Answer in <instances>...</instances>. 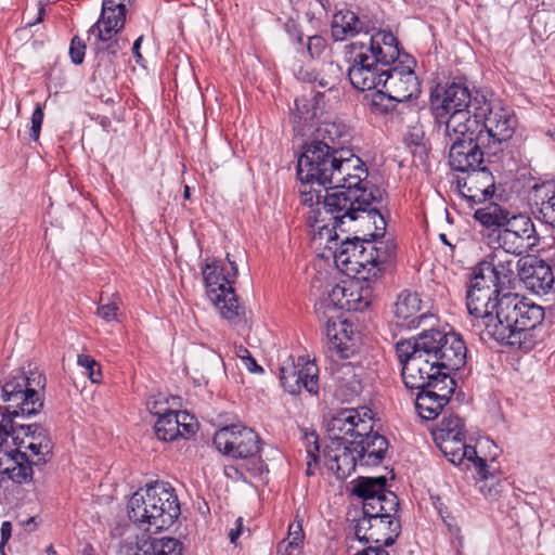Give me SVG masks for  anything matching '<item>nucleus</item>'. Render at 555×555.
I'll return each instance as SVG.
<instances>
[{
	"mask_svg": "<svg viewBox=\"0 0 555 555\" xmlns=\"http://www.w3.org/2000/svg\"><path fill=\"white\" fill-rule=\"evenodd\" d=\"M330 223L323 219L320 210L310 217L312 240L331 250L336 264L343 270L359 275L358 282L350 289L338 285L333 287L330 294L331 300L334 302L341 296L345 302L339 304L340 308L362 311L371 305L374 293L378 289L377 280L391 269L396 258V245L390 240L378 241L377 238H383L385 234L375 235L377 232L375 225V231L370 234L371 240H361L359 236L340 238L337 230L341 233L349 232L351 228L346 225L352 222L349 221V217H345V212L332 217Z\"/></svg>",
	"mask_w": 555,
	"mask_h": 555,
	"instance_id": "nucleus-1",
	"label": "nucleus"
},
{
	"mask_svg": "<svg viewBox=\"0 0 555 555\" xmlns=\"http://www.w3.org/2000/svg\"><path fill=\"white\" fill-rule=\"evenodd\" d=\"M466 306L481 335L528 352L535 346L533 331L544 320V308L516 293H503L475 269ZM485 339L483 336H481Z\"/></svg>",
	"mask_w": 555,
	"mask_h": 555,
	"instance_id": "nucleus-2",
	"label": "nucleus"
},
{
	"mask_svg": "<svg viewBox=\"0 0 555 555\" xmlns=\"http://www.w3.org/2000/svg\"><path fill=\"white\" fill-rule=\"evenodd\" d=\"M463 115H456L447 130L451 145L449 150V165L453 170L472 172L482 168L485 155H496L502 152V144L508 141L517 125V119H486L478 127H465Z\"/></svg>",
	"mask_w": 555,
	"mask_h": 555,
	"instance_id": "nucleus-3",
	"label": "nucleus"
},
{
	"mask_svg": "<svg viewBox=\"0 0 555 555\" xmlns=\"http://www.w3.org/2000/svg\"><path fill=\"white\" fill-rule=\"evenodd\" d=\"M430 109L436 125L443 130L456 115H463L465 127H478L486 119L515 118L512 109L492 93L470 90L465 79H454L446 87L437 86L430 93Z\"/></svg>",
	"mask_w": 555,
	"mask_h": 555,
	"instance_id": "nucleus-4",
	"label": "nucleus"
},
{
	"mask_svg": "<svg viewBox=\"0 0 555 555\" xmlns=\"http://www.w3.org/2000/svg\"><path fill=\"white\" fill-rule=\"evenodd\" d=\"M331 175L330 189L334 193H343L351 204L350 209H356L358 220L373 223L376 227L375 235H383L386 231V221L377 206L382 205L385 190L371 184L367 178V168L363 160L354 155L351 150L346 154L339 153Z\"/></svg>",
	"mask_w": 555,
	"mask_h": 555,
	"instance_id": "nucleus-5",
	"label": "nucleus"
},
{
	"mask_svg": "<svg viewBox=\"0 0 555 555\" xmlns=\"http://www.w3.org/2000/svg\"><path fill=\"white\" fill-rule=\"evenodd\" d=\"M135 2L137 0H103L101 16L89 30L96 36L94 52L99 69L115 73V65L129 41L114 37L124 28L127 12Z\"/></svg>",
	"mask_w": 555,
	"mask_h": 555,
	"instance_id": "nucleus-6",
	"label": "nucleus"
},
{
	"mask_svg": "<svg viewBox=\"0 0 555 555\" xmlns=\"http://www.w3.org/2000/svg\"><path fill=\"white\" fill-rule=\"evenodd\" d=\"M128 516L139 526L155 530L168 529L181 514L175 489L167 482L156 481L144 491H137L128 502Z\"/></svg>",
	"mask_w": 555,
	"mask_h": 555,
	"instance_id": "nucleus-7",
	"label": "nucleus"
},
{
	"mask_svg": "<svg viewBox=\"0 0 555 555\" xmlns=\"http://www.w3.org/2000/svg\"><path fill=\"white\" fill-rule=\"evenodd\" d=\"M46 386V376L39 372H30L26 376L23 372L14 375L2 386L1 398L9 404L0 405V424L17 425V416H33L43 408V398L38 389Z\"/></svg>",
	"mask_w": 555,
	"mask_h": 555,
	"instance_id": "nucleus-8",
	"label": "nucleus"
},
{
	"mask_svg": "<svg viewBox=\"0 0 555 555\" xmlns=\"http://www.w3.org/2000/svg\"><path fill=\"white\" fill-rule=\"evenodd\" d=\"M227 260L230 271H225L220 266V261L214 260L211 263H205L202 268V274L208 298L219 309L224 319L232 324H237L245 317V307L238 302L233 288L238 273L237 264L230 258V254H227Z\"/></svg>",
	"mask_w": 555,
	"mask_h": 555,
	"instance_id": "nucleus-9",
	"label": "nucleus"
},
{
	"mask_svg": "<svg viewBox=\"0 0 555 555\" xmlns=\"http://www.w3.org/2000/svg\"><path fill=\"white\" fill-rule=\"evenodd\" d=\"M423 352L437 362L438 367L457 371L466 363L467 348L462 337L454 332L430 328L415 337Z\"/></svg>",
	"mask_w": 555,
	"mask_h": 555,
	"instance_id": "nucleus-10",
	"label": "nucleus"
},
{
	"mask_svg": "<svg viewBox=\"0 0 555 555\" xmlns=\"http://www.w3.org/2000/svg\"><path fill=\"white\" fill-rule=\"evenodd\" d=\"M396 352L402 364L401 375L406 389H424L428 387L430 380H437L435 371L440 367L437 362L427 357V352H423L415 337L398 341Z\"/></svg>",
	"mask_w": 555,
	"mask_h": 555,
	"instance_id": "nucleus-11",
	"label": "nucleus"
},
{
	"mask_svg": "<svg viewBox=\"0 0 555 555\" xmlns=\"http://www.w3.org/2000/svg\"><path fill=\"white\" fill-rule=\"evenodd\" d=\"M349 63L348 78L353 88L369 91L383 87L387 64L376 54L365 51L362 42H351L345 47Z\"/></svg>",
	"mask_w": 555,
	"mask_h": 555,
	"instance_id": "nucleus-12",
	"label": "nucleus"
},
{
	"mask_svg": "<svg viewBox=\"0 0 555 555\" xmlns=\"http://www.w3.org/2000/svg\"><path fill=\"white\" fill-rule=\"evenodd\" d=\"M297 159V177L300 182H317L326 186L331 182L328 175L337 162L338 153L331 151L325 143L307 140L301 146Z\"/></svg>",
	"mask_w": 555,
	"mask_h": 555,
	"instance_id": "nucleus-13",
	"label": "nucleus"
},
{
	"mask_svg": "<svg viewBox=\"0 0 555 555\" xmlns=\"http://www.w3.org/2000/svg\"><path fill=\"white\" fill-rule=\"evenodd\" d=\"M315 182H301L299 189L301 203L306 206L311 207L307 223L309 224L310 217L317 211L322 212L323 219L327 222H332V217H337L345 212V217H349L350 222L358 221L356 209H350L351 204L347 197L343 196V193H334L328 185L322 186L323 190L313 188Z\"/></svg>",
	"mask_w": 555,
	"mask_h": 555,
	"instance_id": "nucleus-14",
	"label": "nucleus"
},
{
	"mask_svg": "<svg viewBox=\"0 0 555 555\" xmlns=\"http://www.w3.org/2000/svg\"><path fill=\"white\" fill-rule=\"evenodd\" d=\"M539 236L531 218L525 214H513L504 229L496 234V244L504 253L515 256L529 253Z\"/></svg>",
	"mask_w": 555,
	"mask_h": 555,
	"instance_id": "nucleus-15",
	"label": "nucleus"
},
{
	"mask_svg": "<svg viewBox=\"0 0 555 555\" xmlns=\"http://www.w3.org/2000/svg\"><path fill=\"white\" fill-rule=\"evenodd\" d=\"M219 452L233 459H253L260 451V438L255 430L242 425L222 427L214 436Z\"/></svg>",
	"mask_w": 555,
	"mask_h": 555,
	"instance_id": "nucleus-16",
	"label": "nucleus"
},
{
	"mask_svg": "<svg viewBox=\"0 0 555 555\" xmlns=\"http://www.w3.org/2000/svg\"><path fill=\"white\" fill-rule=\"evenodd\" d=\"M415 60L406 53L386 68L383 89L397 101L404 102L421 93V82L414 72Z\"/></svg>",
	"mask_w": 555,
	"mask_h": 555,
	"instance_id": "nucleus-17",
	"label": "nucleus"
},
{
	"mask_svg": "<svg viewBox=\"0 0 555 555\" xmlns=\"http://www.w3.org/2000/svg\"><path fill=\"white\" fill-rule=\"evenodd\" d=\"M456 186L460 194L473 204L490 199L495 191V181L492 172L482 167L468 172L465 177H457Z\"/></svg>",
	"mask_w": 555,
	"mask_h": 555,
	"instance_id": "nucleus-18",
	"label": "nucleus"
},
{
	"mask_svg": "<svg viewBox=\"0 0 555 555\" xmlns=\"http://www.w3.org/2000/svg\"><path fill=\"white\" fill-rule=\"evenodd\" d=\"M422 299L416 292L402 291L393 304V318L396 325L401 328H416L426 319L433 315L423 310Z\"/></svg>",
	"mask_w": 555,
	"mask_h": 555,
	"instance_id": "nucleus-19",
	"label": "nucleus"
},
{
	"mask_svg": "<svg viewBox=\"0 0 555 555\" xmlns=\"http://www.w3.org/2000/svg\"><path fill=\"white\" fill-rule=\"evenodd\" d=\"M518 275L534 293L547 294L555 289V274L552 266L543 259L531 258L517 263Z\"/></svg>",
	"mask_w": 555,
	"mask_h": 555,
	"instance_id": "nucleus-20",
	"label": "nucleus"
},
{
	"mask_svg": "<svg viewBox=\"0 0 555 555\" xmlns=\"http://www.w3.org/2000/svg\"><path fill=\"white\" fill-rule=\"evenodd\" d=\"M515 269L516 264L512 257L505 256L502 259L496 253L488 256L487 259L479 262L476 267L479 275H483L489 283L500 288L503 293L505 289L511 288L512 283L515 281Z\"/></svg>",
	"mask_w": 555,
	"mask_h": 555,
	"instance_id": "nucleus-21",
	"label": "nucleus"
},
{
	"mask_svg": "<svg viewBox=\"0 0 555 555\" xmlns=\"http://www.w3.org/2000/svg\"><path fill=\"white\" fill-rule=\"evenodd\" d=\"M448 461L454 465H460L464 460L473 462L478 475L483 479H488L487 462L478 456L475 447L466 443V438L448 439L435 441Z\"/></svg>",
	"mask_w": 555,
	"mask_h": 555,
	"instance_id": "nucleus-22",
	"label": "nucleus"
},
{
	"mask_svg": "<svg viewBox=\"0 0 555 555\" xmlns=\"http://www.w3.org/2000/svg\"><path fill=\"white\" fill-rule=\"evenodd\" d=\"M373 28L370 21L346 9L334 14L331 33L335 41H344L361 33L367 35Z\"/></svg>",
	"mask_w": 555,
	"mask_h": 555,
	"instance_id": "nucleus-23",
	"label": "nucleus"
},
{
	"mask_svg": "<svg viewBox=\"0 0 555 555\" xmlns=\"http://www.w3.org/2000/svg\"><path fill=\"white\" fill-rule=\"evenodd\" d=\"M351 441H345L341 446L330 444L326 447L324 455L330 461V468L335 472L337 478H346L356 470L360 455L356 452Z\"/></svg>",
	"mask_w": 555,
	"mask_h": 555,
	"instance_id": "nucleus-24",
	"label": "nucleus"
},
{
	"mask_svg": "<svg viewBox=\"0 0 555 555\" xmlns=\"http://www.w3.org/2000/svg\"><path fill=\"white\" fill-rule=\"evenodd\" d=\"M351 134L347 126L341 121H324L320 124L309 140L313 142L325 143L331 151L336 153H347L346 144Z\"/></svg>",
	"mask_w": 555,
	"mask_h": 555,
	"instance_id": "nucleus-25",
	"label": "nucleus"
},
{
	"mask_svg": "<svg viewBox=\"0 0 555 555\" xmlns=\"http://www.w3.org/2000/svg\"><path fill=\"white\" fill-rule=\"evenodd\" d=\"M513 214L496 203H490L485 207L476 209L474 218L488 231L487 237L491 244H494L498 232L504 229Z\"/></svg>",
	"mask_w": 555,
	"mask_h": 555,
	"instance_id": "nucleus-26",
	"label": "nucleus"
},
{
	"mask_svg": "<svg viewBox=\"0 0 555 555\" xmlns=\"http://www.w3.org/2000/svg\"><path fill=\"white\" fill-rule=\"evenodd\" d=\"M361 42L365 47V51L376 54L387 65L402 59L403 53L400 51L399 41L390 31L379 30L370 36L366 42Z\"/></svg>",
	"mask_w": 555,
	"mask_h": 555,
	"instance_id": "nucleus-27",
	"label": "nucleus"
},
{
	"mask_svg": "<svg viewBox=\"0 0 555 555\" xmlns=\"http://www.w3.org/2000/svg\"><path fill=\"white\" fill-rule=\"evenodd\" d=\"M351 446L360 455V464L365 466H377L385 457L388 449L387 439L378 433L369 434L362 440H351Z\"/></svg>",
	"mask_w": 555,
	"mask_h": 555,
	"instance_id": "nucleus-28",
	"label": "nucleus"
},
{
	"mask_svg": "<svg viewBox=\"0 0 555 555\" xmlns=\"http://www.w3.org/2000/svg\"><path fill=\"white\" fill-rule=\"evenodd\" d=\"M533 205L537 218L555 227V183L547 182L533 188Z\"/></svg>",
	"mask_w": 555,
	"mask_h": 555,
	"instance_id": "nucleus-29",
	"label": "nucleus"
},
{
	"mask_svg": "<svg viewBox=\"0 0 555 555\" xmlns=\"http://www.w3.org/2000/svg\"><path fill=\"white\" fill-rule=\"evenodd\" d=\"M359 418V412L356 409H344L337 412L328 423V436L331 443L341 446L345 441H351L350 434L353 430V422Z\"/></svg>",
	"mask_w": 555,
	"mask_h": 555,
	"instance_id": "nucleus-30",
	"label": "nucleus"
},
{
	"mask_svg": "<svg viewBox=\"0 0 555 555\" xmlns=\"http://www.w3.org/2000/svg\"><path fill=\"white\" fill-rule=\"evenodd\" d=\"M401 533V522L396 516L389 518L382 516L374 517L373 529L370 532L371 543L391 546Z\"/></svg>",
	"mask_w": 555,
	"mask_h": 555,
	"instance_id": "nucleus-31",
	"label": "nucleus"
},
{
	"mask_svg": "<svg viewBox=\"0 0 555 555\" xmlns=\"http://www.w3.org/2000/svg\"><path fill=\"white\" fill-rule=\"evenodd\" d=\"M417 390L415 409L418 415L426 421L435 420L448 404L446 393L437 395L436 390H433L429 387Z\"/></svg>",
	"mask_w": 555,
	"mask_h": 555,
	"instance_id": "nucleus-32",
	"label": "nucleus"
},
{
	"mask_svg": "<svg viewBox=\"0 0 555 555\" xmlns=\"http://www.w3.org/2000/svg\"><path fill=\"white\" fill-rule=\"evenodd\" d=\"M399 499L395 493H385L380 496L369 498V501L362 502V513L371 517L384 515L389 518L396 516L399 511Z\"/></svg>",
	"mask_w": 555,
	"mask_h": 555,
	"instance_id": "nucleus-33",
	"label": "nucleus"
},
{
	"mask_svg": "<svg viewBox=\"0 0 555 555\" xmlns=\"http://www.w3.org/2000/svg\"><path fill=\"white\" fill-rule=\"evenodd\" d=\"M324 93L315 92L313 95V105L309 106V101L305 98L295 100V108L292 112V118L294 122V129L296 131H301L302 128L311 120H313L318 115V109L320 105L323 104Z\"/></svg>",
	"mask_w": 555,
	"mask_h": 555,
	"instance_id": "nucleus-34",
	"label": "nucleus"
},
{
	"mask_svg": "<svg viewBox=\"0 0 555 555\" xmlns=\"http://www.w3.org/2000/svg\"><path fill=\"white\" fill-rule=\"evenodd\" d=\"M295 365L300 389L304 388L310 395H318L320 390L319 369L314 360L300 356L297 358Z\"/></svg>",
	"mask_w": 555,
	"mask_h": 555,
	"instance_id": "nucleus-35",
	"label": "nucleus"
},
{
	"mask_svg": "<svg viewBox=\"0 0 555 555\" xmlns=\"http://www.w3.org/2000/svg\"><path fill=\"white\" fill-rule=\"evenodd\" d=\"M387 480L384 476L380 477H359L357 483L352 488V493L363 502L369 501V498L380 496L385 493H393L386 489Z\"/></svg>",
	"mask_w": 555,
	"mask_h": 555,
	"instance_id": "nucleus-36",
	"label": "nucleus"
},
{
	"mask_svg": "<svg viewBox=\"0 0 555 555\" xmlns=\"http://www.w3.org/2000/svg\"><path fill=\"white\" fill-rule=\"evenodd\" d=\"M158 418L155 422L154 430L159 440L173 441L179 437V413L176 411H166L163 414L158 412Z\"/></svg>",
	"mask_w": 555,
	"mask_h": 555,
	"instance_id": "nucleus-37",
	"label": "nucleus"
},
{
	"mask_svg": "<svg viewBox=\"0 0 555 555\" xmlns=\"http://www.w3.org/2000/svg\"><path fill=\"white\" fill-rule=\"evenodd\" d=\"M433 436L435 441L466 438L465 423L456 415L443 416Z\"/></svg>",
	"mask_w": 555,
	"mask_h": 555,
	"instance_id": "nucleus-38",
	"label": "nucleus"
},
{
	"mask_svg": "<svg viewBox=\"0 0 555 555\" xmlns=\"http://www.w3.org/2000/svg\"><path fill=\"white\" fill-rule=\"evenodd\" d=\"M141 555H181L182 546L175 538H159L145 542Z\"/></svg>",
	"mask_w": 555,
	"mask_h": 555,
	"instance_id": "nucleus-39",
	"label": "nucleus"
},
{
	"mask_svg": "<svg viewBox=\"0 0 555 555\" xmlns=\"http://www.w3.org/2000/svg\"><path fill=\"white\" fill-rule=\"evenodd\" d=\"M299 377L296 374L295 361L285 362L280 367V380L283 388L291 395H299Z\"/></svg>",
	"mask_w": 555,
	"mask_h": 555,
	"instance_id": "nucleus-40",
	"label": "nucleus"
},
{
	"mask_svg": "<svg viewBox=\"0 0 555 555\" xmlns=\"http://www.w3.org/2000/svg\"><path fill=\"white\" fill-rule=\"evenodd\" d=\"M443 369H439L435 371V377L437 380H430L428 387L433 390H436L437 395H443L446 393V399H448V402L450 401L451 396L453 395L456 383L454 379L450 376L449 372H443Z\"/></svg>",
	"mask_w": 555,
	"mask_h": 555,
	"instance_id": "nucleus-41",
	"label": "nucleus"
},
{
	"mask_svg": "<svg viewBox=\"0 0 555 555\" xmlns=\"http://www.w3.org/2000/svg\"><path fill=\"white\" fill-rule=\"evenodd\" d=\"M397 102V99H395L390 92L378 88L372 95L371 109L373 113L388 114L395 109Z\"/></svg>",
	"mask_w": 555,
	"mask_h": 555,
	"instance_id": "nucleus-42",
	"label": "nucleus"
},
{
	"mask_svg": "<svg viewBox=\"0 0 555 555\" xmlns=\"http://www.w3.org/2000/svg\"><path fill=\"white\" fill-rule=\"evenodd\" d=\"M0 475H2L3 481L5 479H11L16 483H23L31 479L33 468L29 465L21 463H14L12 467H3V464L1 463Z\"/></svg>",
	"mask_w": 555,
	"mask_h": 555,
	"instance_id": "nucleus-43",
	"label": "nucleus"
},
{
	"mask_svg": "<svg viewBox=\"0 0 555 555\" xmlns=\"http://www.w3.org/2000/svg\"><path fill=\"white\" fill-rule=\"evenodd\" d=\"M120 298L118 295H113L112 299L105 301L104 295L100 297L98 307V315L106 322L117 320V311L119 309Z\"/></svg>",
	"mask_w": 555,
	"mask_h": 555,
	"instance_id": "nucleus-44",
	"label": "nucleus"
},
{
	"mask_svg": "<svg viewBox=\"0 0 555 555\" xmlns=\"http://www.w3.org/2000/svg\"><path fill=\"white\" fill-rule=\"evenodd\" d=\"M370 412V410H366L363 413V417L359 414V418L354 420L352 426L353 430L349 438L350 440H362L366 438L369 434H374V431H372V417L367 416Z\"/></svg>",
	"mask_w": 555,
	"mask_h": 555,
	"instance_id": "nucleus-45",
	"label": "nucleus"
},
{
	"mask_svg": "<svg viewBox=\"0 0 555 555\" xmlns=\"http://www.w3.org/2000/svg\"><path fill=\"white\" fill-rule=\"evenodd\" d=\"M77 363L85 369V374L88 375L92 383H100L102 380L101 366L91 356L79 354Z\"/></svg>",
	"mask_w": 555,
	"mask_h": 555,
	"instance_id": "nucleus-46",
	"label": "nucleus"
},
{
	"mask_svg": "<svg viewBox=\"0 0 555 555\" xmlns=\"http://www.w3.org/2000/svg\"><path fill=\"white\" fill-rule=\"evenodd\" d=\"M87 46L79 36H74L69 44V57L75 65L83 62Z\"/></svg>",
	"mask_w": 555,
	"mask_h": 555,
	"instance_id": "nucleus-47",
	"label": "nucleus"
},
{
	"mask_svg": "<svg viewBox=\"0 0 555 555\" xmlns=\"http://www.w3.org/2000/svg\"><path fill=\"white\" fill-rule=\"evenodd\" d=\"M373 519L374 517L363 514V516L357 520L354 533L360 541L371 543L369 533L372 532L373 529Z\"/></svg>",
	"mask_w": 555,
	"mask_h": 555,
	"instance_id": "nucleus-48",
	"label": "nucleus"
},
{
	"mask_svg": "<svg viewBox=\"0 0 555 555\" xmlns=\"http://www.w3.org/2000/svg\"><path fill=\"white\" fill-rule=\"evenodd\" d=\"M341 325V322L335 320L333 317L327 318L323 332L327 339L332 343L334 348H338L340 351V339L338 338V326Z\"/></svg>",
	"mask_w": 555,
	"mask_h": 555,
	"instance_id": "nucleus-49",
	"label": "nucleus"
},
{
	"mask_svg": "<svg viewBox=\"0 0 555 555\" xmlns=\"http://www.w3.org/2000/svg\"><path fill=\"white\" fill-rule=\"evenodd\" d=\"M339 390L346 396V400H351L362 392L363 386L361 380L353 376L351 379L344 382L339 386Z\"/></svg>",
	"mask_w": 555,
	"mask_h": 555,
	"instance_id": "nucleus-50",
	"label": "nucleus"
},
{
	"mask_svg": "<svg viewBox=\"0 0 555 555\" xmlns=\"http://www.w3.org/2000/svg\"><path fill=\"white\" fill-rule=\"evenodd\" d=\"M179 413V437L189 438L190 436L195 434L196 424L193 421V417L190 416L186 412H178Z\"/></svg>",
	"mask_w": 555,
	"mask_h": 555,
	"instance_id": "nucleus-51",
	"label": "nucleus"
},
{
	"mask_svg": "<svg viewBox=\"0 0 555 555\" xmlns=\"http://www.w3.org/2000/svg\"><path fill=\"white\" fill-rule=\"evenodd\" d=\"M43 117H44L43 109L38 104L31 115V128H30V132H29V137L34 141H37L39 139Z\"/></svg>",
	"mask_w": 555,
	"mask_h": 555,
	"instance_id": "nucleus-52",
	"label": "nucleus"
},
{
	"mask_svg": "<svg viewBox=\"0 0 555 555\" xmlns=\"http://www.w3.org/2000/svg\"><path fill=\"white\" fill-rule=\"evenodd\" d=\"M304 531L301 525L292 524L288 528V544L286 550L297 548L302 544Z\"/></svg>",
	"mask_w": 555,
	"mask_h": 555,
	"instance_id": "nucleus-53",
	"label": "nucleus"
},
{
	"mask_svg": "<svg viewBox=\"0 0 555 555\" xmlns=\"http://www.w3.org/2000/svg\"><path fill=\"white\" fill-rule=\"evenodd\" d=\"M326 48V40L322 36H311L308 39L307 50L312 59L319 57Z\"/></svg>",
	"mask_w": 555,
	"mask_h": 555,
	"instance_id": "nucleus-54",
	"label": "nucleus"
},
{
	"mask_svg": "<svg viewBox=\"0 0 555 555\" xmlns=\"http://www.w3.org/2000/svg\"><path fill=\"white\" fill-rule=\"evenodd\" d=\"M36 437V442L38 443L39 449H41V457L38 459V462L42 461L43 463H46V456L52 454L53 443L49 438L47 431L43 433V435L39 434Z\"/></svg>",
	"mask_w": 555,
	"mask_h": 555,
	"instance_id": "nucleus-55",
	"label": "nucleus"
},
{
	"mask_svg": "<svg viewBox=\"0 0 555 555\" xmlns=\"http://www.w3.org/2000/svg\"><path fill=\"white\" fill-rule=\"evenodd\" d=\"M424 139V132L418 130V129H414V131L410 132L409 135L405 138V141L409 143V144H412L416 147V150L420 151V153H424L426 154L427 153V147L426 145L422 142Z\"/></svg>",
	"mask_w": 555,
	"mask_h": 555,
	"instance_id": "nucleus-56",
	"label": "nucleus"
},
{
	"mask_svg": "<svg viewBox=\"0 0 555 555\" xmlns=\"http://www.w3.org/2000/svg\"><path fill=\"white\" fill-rule=\"evenodd\" d=\"M44 13H46L44 5L41 2H39L37 4L36 17H33L29 11H26L24 13L23 20L25 21V25L27 27H31V26L42 22Z\"/></svg>",
	"mask_w": 555,
	"mask_h": 555,
	"instance_id": "nucleus-57",
	"label": "nucleus"
},
{
	"mask_svg": "<svg viewBox=\"0 0 555 555\" xmlns=\"http://www.w3.org/2000/svg\"><path fill=\"white\" fill-rule=\"evenodd\" d=\"M17 429L24 431L25 436L30 437L31 440H36L39 434L43 435L47 430L39 424L18 425Z\"/></svg>",
	"mask_w": 555,
	"mask_h": 555,
	"instance_id": "nucleus-58",
	"label": "nucleus"
},
{
	"mask_svg": "<svg viewBox=\"0 0 555 555\" xmlns=\"http://www.w3.org/2000/svg\"><path fill=\"white\" fill-rule=\"evenodd\" d=\"M285 30L286 33L298 43H301L302 42V38H304V35L298 26V24L293 21V20H288L285 25Z\"/></svg>",
	"mask_w": 555,
	"mask_h": 555,
	"instance_id": "nucleus-59",
	"label": "nucleus"
},
{
	"mask_svg": "<svg viewBox=\"0 0 555 555\" xmlns=\"http://www.w3.org/2000/svg\"><path fill=\"white\" fill-rule=\"evenodd\" d=\"M17 425H8V423L0 424V447L8 439L9 436L15 434Z\"/></svg>",
	"mask_w": 555,
	"mask_h": 555,
	"instance_id": "nucleus-60",
	"label": "nucleus"
},
{
	"mask_svg": "<svg viewBox=\"0 0 555 555\" xmlns=\"http://www.w3.org/2000/svg\"><path fill=\"white\" fill-rule=\"evenodd\" d=\"M319 451L320 447L318 440L315 439L313 447H310L307 450V462H311L313 465H319Z\"/></svg>",
	"mask_w": 555,
	"mask_h": 555,
	"instance_id": "nucleus-61",
	"label": "nucleus"
},
{
	"mask_svg": "<svg viewBox=\"0 0 555 555\" xmlns=\"http://www.w3.org/2000/svg\"><path fill=\"white\" fill-rule=\"evenodd\" d=\"M1 543L0 547H2L11 538L12 533V525L10 521H3L1 525Z\"/></svg>",
	"mask_w": 555,
	"mask_h": 555,
	"instance_id": "nucleus-62",
	"label": "nucleus"
},
{
	"mask_svg": "<svg viewBox=\"0 0 555 555\" xmlns=\"http://www.w3.org/2000/svg\"><path fill=\"white\" fill-rule=\"evenodd\" d=\"M243 529V519L238 517L235 521V528L231 529L229 532V539L231 543H236V540L242 533Z\"/></svg>",
	"mask_w": 555,
	"mask_h": 555,
	"instance_id": "nucleus-63",
	"label": "nucleus"
},
{
	"mask_svg": "<svg viewBox=\"0 0 555 555\" xmlns=\"http://www.w3.org/2000/svg\"><path fill=\"white\" fill-rule=\"evenodd\" d=\"M224 475L234 480L243 479V474L233 465L224 466Z\"/></svg>",
	"mask_w": 555,
	"mask_h": 555,
	"instance_id": "nucleus-64",
	"label": "nucleus"
}]
</instances>
